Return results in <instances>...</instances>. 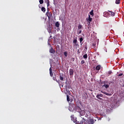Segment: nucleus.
<instances>
[{"mask_svg":"<svg viewBox=\"0 0 124 124\" xmlns=\"http://www.w3.org/2000/svg\"><path fill=\"white\" fill-rule=\"evenodd\" d=\"M74 46L77 48V47H79V43H78V41H77V38H75L73 40Z\"/></svg>","mask_w":124,"mask_h":124,"instance_id":"obj_1","label":"nucleus"},{"mask_svg":"<svg viewBox=\"0 0 124 124\" xmlns=\"http://www.w3.org/2000/svg\"><path fill=\"white\" fill-rule=\"evenodd\" d=\"M70 76H73L74 75V70L73 69H70L69 70Z\"/></svg>","mask_w":124,"mask_h":124,"instance_id":"obj_2","label":"nucleus"},{"mask_svg":"<svg viewBox=\"0 0 124 124\" xmlns=\"http://www.w3.org/2000/svg\"><path fill=\"white\" fill-rule=\"evenodd\" d=\"M75 110L77 112H78V113H79V112H81V108H80V107L78 106H76L75 107Z\"/></svg>","mask_w":124,"mask_h":124,"instance_id":"obj_3","label":"nucleus"},{"mask_svg":"<svg viewBox=\"0 0 124 124\" xmlns=\"http://www.w3.org/2000/svg\"><path fill=\"white\" fill-rule=\"evenodd\" d=\"M49 53H51V54H55V53H56V50L53 49V47H50L49 49Z\"/></svg>","mask_w":124,"mask_h":124,"instance_id":"obj_4","label":"nucleus"},{"mask_svg":"<svg viewBox=\"0 0 124 124\" xmlns=\"http://www.w3.org/2000/svg\"><path fill=\"white\" fill-rule=\"evenodd\" d=\"M80 116H84L86 114V112L84 110L81 109V111L79 112Z\"/></svg>","mask_w":124,"mask_h":124,"instance_id":"obj_5","label":"nucleus"},{"mask_svg":"<svg viewBox=\"0 0 124 124\" xmlns=\"http://www.w3.org/2000/svg\"><path fill=\"white\" fill-rule=\"evenodd\" d=\"M88 124H94V121H93V119H90L88 121Z\"/></svg>","mask_w":124,"mask_h":124,"instance_id":"obj_6","label":"nucleus"},{"mask_svg":"<svg viewBox=\"0 0 124 124\" xmlns=\"http://www.w3.org/2000/svg\"><path fill=\"white\" fill-rule=\"evenodd\" d=\"M71 120L73 121V122H74V123H76V118H75V117H74V115H72L71 116Z\"/></svg>","mask_w":124,"mask_h":124,"instance_id":"obj_7","label":"nucleus"},{"mask_svg":"<svg viewBox=\"0 0 124 124\" xmlns=\"http://www.w3.org/2000/svg\"><path fill=\"white\" fill-rule=\"evenodd\" d=\"M108 12L110 13V14L108 13V14H109V15H110V16H112V17L114 16H115V14H116L115 13H114V12H112V11H108Z\"/></svg>","mask_w":124,"mask_h":124,"instance_id":"obj_8","label":"nucleus"},{"mask_svg":"<svg viewBox=\"0 0 124 124\" xmlns=\"http://www.w3.org/2000/svg\"><path fill=\"white\" fill-rule=\"evenodd\" d=\"M100 68H101V66L100 65H98L95 67L96 70H100Z\"/></svg>","mask_w":124,"mask_h":124,"instance_id":"obj_9","label":"nucleus"},{"mask_svg":"<svg viewBox=\"0 0 124 124\" xmlns=\"http://www.w3.org/2000/svg\"><path fill=\"white\" fill-rule=\"evenodd\" d=\"M45 1L47 4V7H49V6H50V1H49V0H46Z\"/></svg>","mask_w":124,"mask_h":124,"instance_id":"obj_10","label":"nucleus"},{"mask_svg":"<svg viewBox=\"0 0 124 124\" xmlns=\"http://www.w3.org/2000/svg\"><path fill=\"white\" fill-rule=\"evenodd\" d=\"M49 73H50V75L51 77H53V72H52V68L50 67L49 68Z\"/></svg>","mask_w":124,"mask_h":124,"instance_id":"obj_11","label":"nucleus"},{"mask_svg":"<svg viewBox=\"0 0 124 124\" xmlns=\"http://www.w3.org/2000/svg\"><path fill=\"white\" fill-rule=\"evenodd\" d=\"M55 26L57 28H59V27H60V23H59V21H57L55 23Z\"/></svg>","mask_w":124,"mask_h":124,"instance_id":"obj_12","label":"nucleus"},{"mask_svg":"<svg viewBox=\"0 0 124 124\" xmlns=\"http://www.w3.org/2000/svg\"><path fill=\"white\" fill-rule=\"evenodd\" d=\"M121 3V0H116L115 3L116 4H120Z\"/></svg>","mask_w":124,"mask_h":124,"instance_id":"obj_13","label":"nucleus"},{"mask_svg":"<svg viewBox=\"0 0 124 124\" xmlns=\"http://www.w3.org/2000/svg\"><path fill=\"white\" fill-rule=\"evenodd\" d=\"M82 28H83V26L82 25H81V24H79L78 26V30H81V29H82Z\"/></svg>","mask_w":124,"mask_h":124,"instance_id":"obj_14","label":"nucleus"},{"mask_svg":"<svg viewBox=\"0 0 124 124\" xmlns=\"http://www.w3.org/2000/svg\"><path fill=\"white\" fill-rule=\"evenodd\" d=\"M41 11L43 12H45V11H46V9H45V8L44 7H42L41 8Z\"/></svg>","mask_w":124,"mask_h":124,"instance_id":"obj_15","label":"nucleus"},{"mask_svg":"<svg viewBox=\"0 0 124 124\" xmlns=\"http://www.w3.org/2000/svg\"><path fill=\"white\" fill-rule=\"evenodd\" d=\"M83 37H81L79 38V41H80V43H81V45L83 44V43H82V41H83Z\"/></svg>","mask_w":124,"mask_h":124,"instance_id":"obj_16","label":"nucleus"},{"mask_svg":"<svg viewBox=\"0 0 124 124\" xmlns=\"http://www.w3.org/2000/svg\"><path fill=\"white\" fill-rule=\"evenodd\" d=\"M69 111H70L71 112H73L74 108H72L71 107H69Z\"/></svg>","mask_w":124,"mask_h":124,"instance_id":"obj_17","label":"nucleus"},{"mask_svg":"<svg viewBox=\"0 0 124 124\" xmlns=\"http://www.w3.org/2000/svg\"><path fill=\"white\" fill-rule=\"evenodd\" d=\"M46 15H47V16L48 17V18L49 17H51V16H52L50 12L46 13Z\"/></svg>","mask_w":124,"mask_h":124,"instance_id":"obj_18","label":"nucleus"},{"mask_svg":"<svg viewBox=\"0 0 124 124\" xmlns=\"http://www.w3.org/2000/svg\"><path fill=\"white\" fill-rule=\"evenodd\" d=\"M92 20H93V18H92V17H91V16L90 15H89L88 21H89V22H92Z\"/></svg>","mask_w":124,"mask_h":124,"instance_id":"obj_19","label":"nucleus"},{"mask_svg":"<svg viewBox=\"0 0 124 124\" xmlns=\"http://www.w3.org/2000/svg\"><path fill=\"white\" fill-rule=\"evenodd\" d=\"M60 79L61 81H63V77L62 75L60 76Z\"/></svg>","mask_w":124,"mask_h":124,"instance_id":"obj_20","label":"nucleus"},{"mask_svg":"<svg viewBox=\"0 0 124 124\" xmlns=\"http://www.w3.org/2000/svg\"><path fill=\"white\" fill-rule=\"evenodd\" d=\"M67 101L69 102L70 101V98H69V96L67 95Z\"/></svg>","mask_w":124,"mask_h":124,"instance_id":"obj_21","label":"nucleus"},{"mask_svg":"<svg viewBox=\"0 0 124 124\" xmlns=\"http://www.w3.org/2000/svg\"><path fill=\"white\" fill-rule=\"evenodd\" d=\"M83 58H84V59H88V54H85L83 56Z\"/></svg>","mask_w":124,"mask_h":124,"instance_id":"obj_22","label":"nucleus"},{"mask_svg":"<svg viewBox=\"0 0 124 124\" xmlns=\"http://www.w3.org/2000/svg\"><path fill=\"white\" fill-rule=\"evenodd\" d=\"M103 87H105L106 89H107L108 88H109V85H108V84H104Z\"/></svg>","mask_w":124,"mask_h":124,"instance_id":"obj_23","label":"nucleus"},{"mask_svg":"<svg viewBox=\"0 0 124 124\" xmlns=\"http://www.w3.org/2000/svg\"><path fill=\"white\" fill-rule=\"evenodd\" d=\"M96 97L98 98V99H100V100H102V98H101L100 96H99L97 95H96Z\"/></svg>","mask_w":124,"mask_h":124,"instance_id":"obj_24","label":"nucleus"},{"mask_svg":"<svg viewBox=\"0 0 124 124\" xmlns=\"http://www.w3.org/2000/svg\"><path fill=\"white\" fill-rule=\"evenodd\" d=\"M112 74V71H109L108 74V76H110V75H111V74Z\"/></svg>","mask_w":124,"mask_h":124,"instance_id":"obj_25","label":"nucleus"},{"mask_svg":"<svg viewBox=\"0 0 124 124\" xmlns=\"http://www.w3.org/2000/svg\"><path fill=\"white\" fill-rule=\"evenodd\" d=\"M39 2H40V4H43V2H44V0H39Z\"/></svg>","mask_w":124,"mask_h":124,"instance_id":"obj_26","label":"nucleus"},{"mask_svg":"<svg viewBox=\"0 0 124 124\" xmlns=\"http://www.w3.org/2000/svg\"><path fill=\"white\" fill-rule=\"evenodd\" d=\"M97 95H98V96H99L100 97H103V94L100 93V94H97Z\"/></svg>","mask_w":124,"mask_h":124,"instance_id":"obj_27","label":"nucleus"},{"mask_svg":"<svg viewBox=\"0 0 124 124\" xmlns=\"http://www.w3.org/2000/svg\"><path fill=\"white\" fill-rule=\"evenodd\" d=\"M90 15H93V10H92L90 13Z\"/></svg>","mask_w":124,"mask_h":124,"instance_id":"obj_28","label":"nucleus"},{"mask_svg":"<svg viewBox=\"0 0 124 124\" xmlns=\"http://www.w3.org/2000/svg\"><path fill=\"white\" fill-rule=\"evenodd\" d=\"M64 55L65 57H67V52L64 51Z\"/></svg>","mask_w":124,"mask_h":124,"instance_id":"obj_29","label":"nucleus"},{"mask_svg":"<svg viewBox=\"0 0 124 124\" xmlns=\"http://www.w3.org/2000/svg\"><path fill=\"white\" fill-rule=\"evenodd\" d=\"M48 32L49 33H52V31L51 30V28H50L49 30H48Z\"/></svg>","mask_w":124,"mask_h":124,"instance_id":"obj_30","label":"nucleus"},{"mask_svg":"<svg viewBox=\"0 0 124 124\" xmlns=\"http://www.w3.org/2000/svg\"><path fill=\"white\" fill-rule=\"evenodd\" d=\"M84 63H85V61H84V60L81 61V64H84Z\"/></svg>","mask_w":124,"mask_h":124,"instance_id":"obj_31","label":"nucleus"},{"mask_svg":"<svg viewBox=\"0 0 124 124\" xmlns=\"http://www.w3.org/2000/svg\"><path fill=\"white\" fill-rule=\"evenodd\" d=\"M82 32V31H78V34H80V33H81Z\"/></svg>","mask_w":124,"mask_h":124,"instance_id":"obj_32","label":"nucleus"},{"mask_svg":"<svg viewBox=\"0 0 124 124\" xmlns=\"http://www.w3.org/2000/svg\"><path fill=\"white\" fill-rule=\"evenodd\" d=\"M65 84H66V90L67 86H68V84H67V81L65 82Z\"/></svg>","mask_w":124,"mask_h":124,"instance_id":"obj_33","label":"nucleus"},{"mask_svg":"<svg viewBox=\"0 0 124 124\" xmlns=\"http://www.w3.org/2000/svg\"><path fill=\"white\" fill-rule=\"evenodd\" d=\"M104 93V94H106V95H108V94H109V93H107L106 92H104V93Z\"/></svg>","mask_w":124,"mask_h":124,"instance_id":"obj_34","label":"nucleus"},{"mask_svg":"<svg viewBox=\"0 0 124 124\" xmlns=\"http://www.w3.org/2000/svg\"><path fill=\"white\" fill-rule=\"evenodd\" d=\"M53 80H54V81H56L58 82V81L57 80V78H56V77H53Z\"/></svg>","mask_w":124,"mask_h":124,"instance_id":"obj_35","label":"nucleus"},{"mask_svg":"<svg viewBox=\"0 0 124 124\" xmlns=\"http://www.w3.org/2000/svg\"><path fill=\"white\" fill-rule=\"evenodd\" d=\"M79 124H83V121H80Z\"/></svg>","mask_w":124,"mask_h":124,"instance_id":"obj_36","label":"nucleus"},{"mask_svg":"<svg viewBox=\"0 0 124 124\" xmlns=\"http://www.w3.org/2000/svg\"><path fill=\"white\" fill-rule=\"evenodd\" d=\"M119 76H123V74H120L119 75Z\"/></svg>","mask_w":124,"mask_h":124,"instance_id":"obj_37","label":"nucleus"},{"mask_svg":"<svg viewBox=\"0 0 124 124\" xmlns=\"http://www.w3.org/2000/svg\"><path fill=\"white\" fill-rule=\"evenodd\" d=\"M85 49H86V50H87V49H88V47H87V46H85Z\"/></svg>","mask_w":124,"mask_h":124,"instance_id":"obj_38","label":"nucleus"},{"mask_svg":"<svg viewBox=\"0 0 124 124\" xmlns=\"http://www.w3.org/2000/svg\"><path fill=\"white\" fill-rule=\"evenodd\" d=\"M108 95H109V96H111V95H112V94H111V93H108Z\"/></svg>","mask_w":124,"mask_h":124,"instance_id":"obj_39","label":"nucleus"},{"mask_svg":"<svg viewBox=\"0 0 124 124\" xmlns=\"http://www.w3.org/2000/svg\"><path fill=\"white\" fill-rule=\"evenodd\" d=\"M51 37H52V36H50V38H51Z\"/></svg>","mask_w":124,"mask_h":124,"instance_id":"obj_40","label":"nucleus"},{"mask_svg":"<svg viewBox=\"0 0 124 124\" xmlns=\"http://www.w3.org/2000/svg\"><path fill=\"white\" fill-rule=\"evenodd\" d=\"M62 87H63V85H62Z\"/></svg>","mask_w":124,"mask_h":124,"instance_id":"obj_41","label":"nucleus"}]
</instances>
